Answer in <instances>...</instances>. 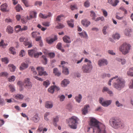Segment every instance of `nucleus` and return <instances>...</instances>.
I'll use <instances>...</instances> for the list:
<instances>
[{
    "mask_svg": "<svg viewBox=\"0 0 133 133\" xmlns=\"http://www.w3.org/2000/svg\"><path fill=\"white\" fill-rule=\"evenodd\" d=\"M32 119L35 122H37L38 121L39 118L38 114H35L34 116L32 118Z\"/></svg>",
    "mask_w": 133,
    "mask_h": 133,
    "instance_id": "c85d7f7f",
    "label": "nucleus"
},
{
    "mask_svg": "<svg viewBox=\"0 0 133 133\" xmlns=\"http://www.w3.org/2000/svg\"><path fill=\"white\" fill-rule=\"evenodd\" d=\"M6 31L9 34H12L14 30L9 25L7 27Z\"/></svg>",
    "mask_w": 133,
    "mask_h": 133,
    "instance_id": "412c9836",
    "label": "nucleus"
},
{
    "mask_svg": "<svg viewBox=\"0 0 133 133\" xmlns=\"http://www.w3.org/2000/svg\"><path fill=\"white\" fill-rule=\"evenodd\" d=\"M15 9L17 12H19L23 10L21 6L19 4L16 6L15 7Z\"/></svg>",
    "mask_w": 133,
    "mask_h": 133,
    "instance_id": "473e14b6",
    "label": "nucleus"
},
{
    "mask_svg": "<svg viewBox=\"0 0 133 133\" xmlns=\"http://www.w3.org/2000/svg\"><path fill=\"white\" fill-rule=\"evenodd\" d=\"M8 75V73L6 72H2L0 73V76L1 77H6Z\"/></svg>",
    "mask_w": 133,
    "mask_h": 133,
    "instance_id": "5fc2aeb1",
    "label": "nucleus"
},
{
    "mask_svg": "<svg viewBox=\"0 0 133 133\" xmlns=\"http://www.w3.org/2000/svg\"><path fill=\"white\" fill-rule=\"evenodd\" d=\"M35 52V50L34 49L29 50L28 51V55L32 57L33 54H34Z\"/></svg>",
    "mask_w": 133,
    "mask_h": 133,
    "instance_id": "e433bc0d",
    "label": "nucleus"
},
{
    "mask_svg": "<svg viewBox=\"0 0 133 133\" xmlns=\"http://www.w3.org/2000/svg\"><path fill=\"white\" fill-rule=\"evenodd\" d=\"M9 87L10 88V91L11 92H13L15 91V87L13 85L10 84L9 85Z\"/></svg>",
    "mask_w": 133,
    "mask_h": 133,
    "instance_id": "a18cd8bd",
    "label": "nucleus"
},
{
    "mask_svg": "<svg viewBox=\"0 0 133 133\" xmlns=\"http://www.w3.org/2000/svg\"><path fill=\"white\" fill-rule=\"evenodd\" d=\"M9 51L10 53L13 55H15L16 53L15 48L14 47H11L9 49Z\"/></svg>",
    "mask_w": 133,
    "mask_h": 133,
    "instance_id": "4c0bfd02",
    "label": "nucleus"
},
{
    "mask_svg": "<svg viewBox=\"0 0 133 133\" xmlns=\"http://www.w3.org/2000/svg\"><path fill=\"white\" fill-rule=\"evenodd\" d=\"M52 15L51 14L50 12L48 13L47 15H43L42 13H40L39 14V16L41 18L44 19L49 18L51 17Z\"/></svg>",
    "mask_w": 133,
    "mask_h": 133,
    "instance_id": "2eb2a0df",
    "label": "nucleus"
},
{
    "mask_svg": "<svg viewBox=\"0 0 133 133\" xmlns=\"http://www.w3.org/2000/svg\"><path fill=\"white\" fill-rule=\"evenodd\" d=\"M61 47H62V44L61 43H58L57 44V45L56 47L59 50H61Z\"/></svg>",
    "mask_w": 133,
    "mask_h": 133,
    "instance_id": "680f3d73",
    "label": "nucleus"
},
{
    "mask_svg": "<svg viewBox=\"0 0 133 133\" xmlns=\"http://www.w3.org/2000/svg\"><path fill=\"white\" fill-rule=\"evenodd\" d=\"M127 75L130 76H133V67L130 68L127 72Z\"/></svg>",
    "mask_w": 133,
    "mask_h": 133,
    "instance_id": "7c9ffc66",
    "label": "nucleus"
},
{
    "mask_svg": "<svg viewBox=\"0 0 133 133\" xmlns=\"http://www.w3.org/2000/svg\"><path fill=\"white\" fill-rule=\"evenodd\" d=\"M28 65L27 64L23 63L21 64L20 67V69L21 70H23L27 68Z\"/></svg>",
    "mask_w": 133,
    "mask_h": 133,
    "instance_id": "c756f323",
    "label": "nucleus"
},
{
    "mask_svg": "<svg viewBox=\"0 0 133 133\" xmlns=\"http://www.w3.org/2000/svg\"><path fill=\"white\" fill-rule=\"evenodd\" d=\"M102 11L103 12V14L104 16L105 17H107L108 15V12H107L104 9H102Z\"/></svg>",
    "mask_w": 133,
    "mask_h": 133,
    "instance_id": "338daca9",
    "label": "nucleus"
},
{
    "mask_svg": "<svg viewBox=\"0 0 133 133\" xmlns=\"http://www.w3.org/2000/svg\"><path fill=\"white\" fill-rule=\"evenodd\" d=\"M63 39L64 41L66 43H70L71 42L70 38L66 36H65L63 37Z\"/></svg>",
    "mask_w": 133,
    "mask_h": 133,
    "instance_id": "4be33fe9",
    "label": "nucleus"
},
{
    "mask_svg": "<svg viewBox=\"0 0 133 133\" xmlns=\"http://www.w3.org/2000/svg\"><path fill=\"white\" fill-rule=\"evenodd\" d=\"M53 72L55 74V75H57L58 76H59L61 74V73L58 71L57 68H54L53 70Z\"/></svg>",
    "mask_w": 133,
    "mask_h": 133,
    "instance_id": "c9c22d12",
    "label": "nucleus"
},
{
    "mask_svg": "<svg viewBox=\"0 0 133 133\" xmlns=\"http://www.w3.org/2000/svg\"><path fill=\"white\" fill-rule=\"evenodd\" d=\"M119 2V1L118 0H115L114 2L112 4V5L114 6H116Z\"/></svg>",
    "mask_w": 133,
    "mask_h": 133,
    "instance_id": "13d9d810",
    "label": "nucleus"
},
{
    "mask_svg": "<svg viewBox=\"0 0 133 133\" xmlns=\"http://www.w3.org/2000/svg\"><path fill=\"white\" fill-rule=\"evenodd\" d=\"M19 56L21 57H23L25 55V52L23 50H21L19 54Z\"/></svg>",
    "mask_w": 133,
    "mask_h": 133,
    "instance_id": "4d7b16f0",
    "label": "nucleus"
},
{
    "mask_svg": "<svg viewBox=\"0 0 133 133\" xmlns=\"http://www.w3.org/2000/svg\"><path fill=\"white\" fill-rule=\"evenodd\" d=\"M90 125L92 127L88 128V131L90 128H92L93 132L96 131L97 133H106L105 125L96 119L92 118L91 119Z\"/></svg>",
    "mask_w": 133,
    "mask_h": 133,
    "instance_id": "f257e3e1",
    "label": "nucleus"
},
{
    "mask_svg": "<svg viewBox=\"0 0 133 133\" xmlns=\"http://www.w3.org/2000/svg\"><path fill=\"white\" fill-rule=\"evenodd\" d=\"M109 123L112 127L116 129L123 128L125 126L124 123L118 119H111L109 120Z\"/></svg>",
    "mask_w": 133,
    "mask_h": 133,
    "instance_id": "20e7f679",
    "label": "nucleus"
},
{
    "mask_svg": "<svg viewBox=\"0 0 133 133\" xmlns=\"http://www.w3.org/2000/svg\"><path fill=\"white\" fill-rule=\"evenodd\" d=\"M21 26L19 25H17L15 27V31L17 33L21 31Z\"/></svg>",
    "mask_w": 133,
    "mask_h": 133,
    "instance_id": "72a5a7b5",
    "label": "nucleus"
},
{
    "mask_svg": "<svg viewBox=\"0 0 133 133\" xmlns=\"http://www.w3.org/2000/svg\"><path fill=\"white\" fill-rule=\"evenodd\" d=\"M112 37L114 39H118L120 37V35L119 34L116 33L113 35Z\"/></svg>",
    "mask_w": 133,
    "mask_h": 133,
    "instance_id": "37998d69",
    "label": "nucleus"
},
{
    "mask_svg": "<svg viewBox=\"0 0 133 133\" xmlns=\"http://www.w3.org/2000/svg\"><path fill=\"white\" fill-rule=\"evenodd\" d=\"M14 97L17 99H22L24 98V96L23 95L18 94L16 95H14Z\"/></svg>",
    "mask_w": 133,
    "mask_h": 133,
    "instance_id": "a878e982",
    "label": "nucleus"
},
{
    "mask_svg": "<svg viewBox=\"0 0 133 133\" xmlns=\"http://www.w3.org/2000/svg\"><path fill=\"white\" fill-rule=\"evenodd\" d=\"M43 85L45 88H47L50 84L49 81L48 80L44 81L43 82Z\"/></svg>",
    "mask_w": 133,
    "mask_h": 133,
    "instance_id": "de8ad7c7",
    "label": "nucleus"
},
{
    "mask_svg": "<svg viewBox=\"0 0 133 133\" xmlns=\"http://www.w3.org/2000/svg\"><path fill=\"white\" fill-rule=\"evenodd\" d=\"M90 16L92 17V19L95 20L96 17V14L95 12L93 11H90Z\"/></svg>",
    "mask_w": 133,
    "mask_h": 133,
    "instance_id": "79ce46f5",
    "label": "nucleus"
},
{
    "mask_svg": "<svg viewBox=\"0 0 133 133\" xmlns=\"http://www.w3.org/2000/svg\"><path fill=\"white\" fill-rule=\"evenodd\" d=\"M42 61L43 63L45 65L47 63V59L46 56L44 55H43L42 56Z\"/></svg>",
    "mask_w": 133,
    "mask_h": 133,
    "instance_id": "58836bf2",
    "label": "nucleus"
},
{
    "mask_svg": "<svg viewBox=\"0 0 133 133\" xmlns=\"http://www.w3.org/2000/svg\"><path fill=\"white\" fill-rule=\"evenodd\" d=\"M43 25L46 26H49L50 25L49 22H45L42 23Z\"/></svg>",
    "mask_w": 133,
    "mask_h": 133,
    "instance_id": "052dcab7",
    "label": "nucleus"
},
{
    "mask_svg": "<svg viewBox=\"0 0 133 133\" xmlns=\"http://www.w3.org/2000/svg\"><path fill=\"white\" fill-rule=\"evenodd\" d=\"M53 106L52 103L50 102H47L45 103V107L47 108L51 109L52 107Z\"/></svg>",
    "mask_w": 133,
    "mask_h": 133,
    "instance_id": "aec40b11",
    "label": "nucleus"
},
{
    "mask_svg": "<svg viewBox=\"0 0 133 133\" xmlns=\"http://www.w3.org/2000/svg\"><path fill=\"white\" fill-rule=\"evenodd\" d=\"M22 1L26 6L28 7L29 6L28 2L27 0H22Z\"/></svg>",
    "mask_w": 133,
    "mask_h": 133,
    "instance_id": "6e6d98bb",
    "label": "nucleus"
},
{
    "mask_svg": "<svg viewBox=\"0 0 133 133\" xmlns=\"http://www.w3.org/2000/svg\"><path fill=\"white\" fill-rule=\"evenodd\" d=\"M64 27V25L62 24L59 23L58 25L56 26V28L57 29L62 28Z\"/></svg>",
    "mask_w": 133,
    "mask_h": 133,
    "instance_id": "bf43d9fd",
    "label": "nucleus"
},
{
    "mask_svg": "<svg viewBox=\"0 0 133 133\" xmlns=\"http://www.w3.org/2000/svg\"><path fill=\"white\" fill-rule=\"evenodd\" d=\"M98 63L99 66L107 65L108 64V62L107 60L104 59H100L98 61Z\"/></svg>",
    "mask_w": 133,
    "mask_h": 133,
    "instance_id": "f8f14e48",
    "label": "nucleus"
},
{
    "mask_svg": "<svg viewBox=\"0 0 133 133\" xmlns=\"http://www.w3.org/2000/svg\"><path fill=\"white\" fill-rule=\"evenodd\" d=\"M78 34L81 38H88V36L86 32L85 31H83L81 32H79Z\"/></svg>",
    "mask_w": 133,
    "mask_h": 133,
    "instance_id": "6ab92c4d",
    "label": "nucleus"
},
{
    "mask_svg": "<svg viewBox=\"0 0 133 133\" xmlns=\"http://www.w3.org/2000/svg\"><path fill=\"white\" fill-rule=\"evenodd\" d=\"M57 39V37L56 36H55L54 38H51L49 40H47V41L49 44H51Z\"/></svg>",
    "mask_w": 133,
    "mask_h": 133,
    "instance_id": "2f4dec72",
    "label": "nucleus"
},
{
    "mask_svg": "<svg viewBox=\"0 0 133 133\" xmlns=\"http://www.w3.org/2000/svg\"><path fill=\"white\" fill-rule=\"evenodd\" d=\"M99 103L101 105L105 107H107L111 103L112 101L111 100H107L104 101V99L102 98H100L99 99Z\"/></svg>",
    "mask_w": 133,
    "mask_h": 133,
    "instance_id": "1a4fd4ad",
    "label": "nucleus"
},
{
    "mask_svg": "<svg viewBox=\"0 0 133 133\" xmlns=\"http://www.w3.org/2000/svg\"><path fill=\"white\" fill-rule=\"evenodd\" d=\"M82 24L84 26L87 27L90 24V22L86 19H84L81 21Z\"/></svg>",
    "mask_w": 133,
    "mask_h": 133,
    "instance_id": "4468645a",
    "label": "nucleus"
},
{
    "mask_svg": "<svg viewBox=\"0 0 133 133\" xmlns=\"http://www.w3.org/2000/svg\"><path fill=\"white\" fill-rule=\"evenodd\" d=\"M59 116H56L53 118V123L55 126H57V123L59 121Z\"/></svg>",
    "mask_w": 133,
    "mask_h": 133,
    "instance_id": "f3484780",
    "label": "nucleus"
},
{
    "mask_svg": "<svg viewBox=\"0 0 133 133\" xmlns=\"http://www.w3.org/2000/svg\"><path fill=\"white\" fill-rule=\"evenodd\" d=\"M9 66L10 67V69L11 72H13L14 71L16 67L13 64H9Z\"/></svg>",
    "mask_w": 133,
    "mask_h": 133,
    "instance_id": "ea45409f",
    "label": "nucleus"
},
{
    "mask_svg": "<svg viewBox=\"0 0 133 133\" xmlns=\"http://www.w3.org/2000/svg\"><path fill=\"white\" fill-rule=\"evenodd\" d=\"M15 79V77L14 76H12L10 77L9 78H8V81L10 82H11L12 81H14Z\"/></svg>",
    "mask_w": 133,
    "mask_h": 133,
    "instance_id": "603ef678",
    "label": "nucleus"
},
{
    "mask_svg": "<svg viewBox=\"0 0 133 133\" xmlns=\"http://www.w3.org/2000/svg\"><path fill=\"white\" fill-rule=\"evenodd\" d=\"M114 82L112 85L115 88L118 90H120L125 86V82L122 78L118 77L116 76L111 79L108 82V84L109 86L111 85V82Z\"/></svg>",
    "mask_w": 133,
    "mask_h": 133,
    "instance_id": "f03ea898",
    "label": "nucleus"
},
{
    "mask_svg": "<svg viewBox=\"0 0 133 133\" xmlns=\"http://www.w3.org/2000/svg\"><path fill=\"white\" fill-rule=\"evenodd\" d=\"M48 91L49 92L53 94L54 93V89L53 86L50 88L48 89Z\"/></svg>",
    "mask_w": 133,
    "mask_h": 133,
    "instance_id": "864d4df0",
    "label": "nucleus"
},
{
    "mask_svg": "<svg viewBox=\"0 0 133 133\" xmlns=\"http://www.w3.org/2000/svg\"><path fill=\"white\" fill-rule=\"evenodd\" d=\"M82 98V96L81 94H79L78 96H76L75 97V99L76 102L78 103H79Z\"/></svg>",
    "mask_w": 133,
    "mask_h": 133,
    "instance_id": "cd10ccee",
    "label": "nucleus"
},
{
    "mask_svg": "<svg viewBox=\"0 0 133 133\" xmlns=\"http://www.w3.org/2000/svg\"><path fill=\"white\" fill-rule=\"evenodd\" d=\"M89 106L88 105H85L82 110V113L84 115H85L87 113L88 108H89Z\"/></svg>",
    "mask_w": 133,
    "mask_h": 133,
    "instance_id": "393cba45",
    "label": "nucleus"
},
{
    "mask_svg": "<svg viewBox=\"0 0 133 133\" xmlns=\"http://www.w3.org/2000/svg\"><path fill=\"white\" fill-rule=\"evenodd\" d=\"M37 12L34 11H32L30 12V15L29 16L27 17V19L28 20H30L33 18H36L37 16Z\"/></svg>",
    "mask_w": 133,
    "mask_h": 133,
    "instance_id": "ddd939ff",
    "label": "nucleus"
},
{
    "mask_svg": "<svg viewBox=\"0 0 133 133\" xmlns=\"http://www.w3.org/2000/svg\"><path fill=\"white\" fill-rule=\"evenodd\" d=\"M92 68L91 64H87L83 65L82 69L83 72L87 73L91 72Z\"/></svg>",
    "mask_w": 133,
    "mask_h": 133,
    "instance_id": "423d86ee",
    "label": "nucleus"
},
{
    "mask_svg": "<svg viewBox=\"0 0 133 133\" xmlns=\"http://www.w3.org/2000/svg\"><path fill=\"white\" fill-rule=\"evenodd\" d=\"M102 92H107V93L110 95L112 94L113 93L112 91L110 90L109 89L106 87H104L102 90Z\"/></svg>",
    "mask_w": 133,
    "mask_h": 133,
    "instance_id": "a211bd4d",
    "label": "nucleus"
},
{
    "mask_svg": "<svg viewBox=\"0 0 133 133\" xmlns=\"http://www.w3.org/2000/svg\"><path fill=\"white\" fill-rule=\"evenodd\" d=\"M62 73L65 75H68L69 73V70L66 67L63 66Z\"/></svg>",
    "mask_w": 133,
    "mask_h": 133,
    "instance_id": "bb28decb",
    "label": "nucleus"
},
{
    "mask_svg": "<svg viewBox=\"0 0 133 133\" xmlns=\"http://www.w3.org/2000/svg\"><path fill=\"white\" fill-rule=\"evenodd\" d=\"M69 83V82L68 80L65 79L61 82V84L62 87H66Z\"/></svg>",
    "mask_w": 133,
    "mask_h": 133,
    "instance_id": "dca6fc26",
    "label": "nucleus"
},
{
    "mask_svg": "<svg viewBox=\"0 0 133 133\" xmlns=\"http://www.w3.org/2000/svg\"><path fill=\"white\" fill-rule=\"evenodd\" d=\"M4 103V100L0 96V105H3Z\"/></svg>",
    "mask_w": 133,
    "mask_h": 133,
    "instance_id": "0e129e2a",
    "label": "nucleus"
},
{
    "mask_svg": "<svg viewBox=\"0 0 133 133\" xmlns=\"http://www.w3.org/2000/svg\"><path fill=\"white\" fill-rule=\"evenodd\" d=\"M23 85L26 89H30L32 87V84L28 78H25L23 82Z\"/></svg>",
    "mask_w": 133,
    "mask_h": 133,
    "instance_id": "0eeeda50",
    "label": "nucleus"
},
{
    "mask_svg": "<svg viewBox=\"0 0 133 133\" xmlns=\"http://www.w3.org/2000/svg\"><path fill=\"white\" fill-rule=\"evenodd\" d=\"M8 5L6 3H4L1 6V10L3 12H8L9 11V9L8 8Z\"/></svg>",
    "mask_w": 133,
    "mask_h": 133,
    "instance_id": "9b49d317",
    "label": "nucleus"
},
{
    "mask_svg": "<svg viewBox=\"0 0 133 133\" xmlns=\"http://www.w3.org/2000/svg\"><path fill=\"white\" fill-rule=\"evenodd\" d=\"M21 42H24V44L25 46H28V48H30L32 46V43L28 42V39L23 37H21L19 39Z\"/></svg>",
    "mask_w": 133,
    "mask_h": 133,
    "instance_id": "6e6552de",
    "label": "nucleus"
},
{
    "mask_svg": "<svg viewBox=\"0 0 133 133\" xmlns=\"http://www.w3.org/2000/svg\"><path fill=\"white\" fill-rule=\"evenodd\" d=\"M73 22V20L72 19H71L70 21H68L67 22L69 26L71 28H73L74 26Z\"/></svg>",
    "mask_w": 133,
    "mask_h": 133,
    "instance_id": "f704fd0d",
    "label": "nucleus"
},
{
    "mask_svg": "<svg viewBox=\"0 0 133 133\" xmlns=\"http://www.w3.org/2000/svg\"><path fill=\"white\" fill-rule=\"evenodd\" d=\"M84 6L86 8H88L90 6V3L88 0H87L84 4Z\"/></svg>",
    "mask_w": 133,
    "mask_h": 133,
    "instance_id": "09e8293b",
    "label": "nucleus"
},
{
    "mask_svg": "<svg viewBox=\"0 0 133 133\" xmlns=\"http://www.w3.org/2000/svg\"><path fill=\"white\" fill-rule=\"evenodd\" d=\"M110 75L109 74H103V75L102 76V77L103 78H104L105 77H110Z\"/></svg>",
    "mask_w": 133,
    "mask_h": 133,
    "instance_id": "774afa93",
    "label": "nucleus"
},
{
    "mask_svg": "<svg viewBox=\"0 0 133 133\" xmlns=\"http://www.w3.org/2000/svg\"><path fill=\"white\" fill-rule=\"evenodd\" d=\"M7 45L8 44L7 43H4V41L3 40H2L0 42V46H2L3 48H5Z\"/></svg>",
    "mask_w": 133,
    "mask_h": 133,
    "instance_id": "a19ab883",
    "label": "nucleus"
},
{
    "mask_svg": "<svg viewBox=\"0 0 133 133\" xmlns=\"http://www.w3.org/2000/svg\"><path fill=\"white\" fill-rule=\"evenodd\" d=\"M2 61L3 62H4L5 63L7 64L8 62V59L6 58H5L2 59Z\"/></svg>",
    "mask_w": 133,
    "mask_h": 133,
    "instance_id": "e2e57ef3",
    "label": "nucleus"
},
{
    "mask_svg": "<svg viewBox=\"0 0 133 133\" xmlns=\"http://www.w3.org/2000/svg\"><path fill=\"white\" fill-rule=\"evenodd\" d=\"M31 34L32 37L36 38L37 37V35H39L40 34L38 32H32Z\"/></svg>",
    "mask_w": 133,
    "mask_h": 133,
    "instance_id": "c03bdc74",
    "label": "nucleus"
},
{
    "mask_svg": "<svg viewBox=\"0 0 133 133\" xmlns=\"http://www.w3.org/2000/svg\"><path fill=\"white\" fill-rule=\"evenodd\" d=\"M79 119L75 116H72L67 119L66 122L68 124L69 127L71 129H76L79 123Z\"/></svg>",
    "mask_w": 133,
    "mask_h": 133,
    "instance_id": "7ed1b4c3",
    "label": "nucleus"
},
{
    "mask_svg": "<svg viewBox=\"0 0 133 133\" xmlns=\"http://www.w3.org/2000/svg\"><path fill=\"white\" fill-rule=\"evenodd\" d=\"M130 48V46L129 44L125 43L121 46L119 50L123 54L125 55L129 52Z\"/></svg>",
    "mask_w": 133,
    "mask_h": 133,
    "instance_id": "39448f33",
    "label": "nucleus"
},
{
    "mask_svg": "<svg viewBox=\"0 0 133 133\" xmlns=\"http://www.w3.org/2000/svg\"><path fill=\"white\" fill-rule=\"evenodd\" d=\"M37 69L38 72L39 74V75H47L46 72L44 71V69L43 67H38L37 68Z\"/></svg>",
    "mask_w": 133,
    "mask_h": 133,
    "instance_id": "9d476101",
    "label": "nucleus"
},
{
    "mask_svg": "<svg viewBox=\"0 0 133 133\" xmlns=\"http://www.w3.org/2000/svg\"><path fill=\"white\" fill-rule=\"evenodd\" d=\"M42 4V3L39 1H36L35 3V5H39V6H41Z\"/></svg>",
    "mask_w": 133,
    "mask_h": 133,
    "instance_id": "69168bd1",
    "label": "nucleus"
},
{
    "mask_svg": "<svg viewBox=\"0 0 133 133\" xmlns=\"http://www.w3.org/2000/svg\"><path fill=\"white\" fill-rule=\"evenodd\" d=\"M42 52H40L34 53V57L35 58H37L38 57L39 55H42Z\"/></svg>",
    "mask_w": 133,
    "mask_h": 133,
    "instance_id": "3c124183",
    "label": "nucleus"
},
{
    "mask_svg": "<svg viewBox=\"0 0 133 133\" xmlns=\"http://www.w3.org/2000/svg\"><path fill=\"white\" fill-rule=\"evenodd\" d=\"M116 60L119 62H121V64H124L125 62V61L124 59H122L119 58H117Z\"/></svg>",
    "mask_w": 133,
    "mask_h": 133,
    "instance_id": "49530a36",
    "label": "nucleus"
},
{
    "mask_svg": "<svg viewBox=\"0 0 133 133\" xmlns=\"http://www.w3.org/2000/svg\"><path fill=\"white\" fill-rule=\"evenodd\" d=\"M50 115V113L49 112H45L44 115V118L45 120L46 121L49 120V116Z\"/></svg>",
    "mask_w": 133,
    "mask_h": 133,
    "instance_id": "5701e85b",
    "label": "nucleus"
},
{
    "mask_svg": "<svg viewBox=\"0 0 133 133\" xmlns=\"http://www.w3.org/2000/svg\"><path fill=\"white\" fill-rule=\"evenodd\" d=\"M58 97L59 98L60 101L61 102L63 101L65 98V96L63 95H59Z\"/></svg>",
    "mask_w": 133,
    "mask_h": 133,
    "instance_id": "8fccbe9b",
    "label": "nucleus"
},
{
    "mask_svg": "<svg viewBox=\"0 0 133 133\" xmlns=\"http://www.w3.org/2000/svg\"><path fill=\"white\" fill-rule=\"evenodd\" d=\"M132 32V31L131 29H128L125 30L124 33L126 36H131L130 33Z\"/></svg>",
    "mask_w": 133,
    "mask_h": 133,
    "instance_id": "b1692460",
    "label": "nucleus"
}]
</instances>
